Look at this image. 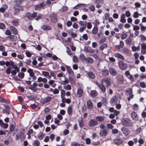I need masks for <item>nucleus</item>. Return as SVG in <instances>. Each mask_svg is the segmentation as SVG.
<instances>
[{"mask_svg":"<svg viewBox=\"0 0 146 146\" xmlns=\"http://www.w3.org/2000/svg\"><path fill=\"white\" fill-rule=\"evenodd\" d=\"M25 130L24 129H21L19 131V134H17L16 135V139L18 140L19 139H20L21 141L23 140L25 138L24 133Z\"/></svg>","mask_w":146,"mask_h":146,"instance_id":"nucleus-1","label":"nucleus"},{"mask_svg":"<svg viewBox=\"0 0 146 146\" xmlns=\"http://www.w3.org/2000/svg\"><path fill=\"white\" fill-rule=\"evenodd\" d=\"M117 81L120 84H122L124 82V79L123 75L121 74H118L116 77Z\"/></svg>","mask_w":146,"mask_h":146,"instance_id":"nucleus-2","label":"nucleus"},{"mask_svg":"<svg viewBox=\"0 0 146 146\" xmlns=\"http://www.w3.org/2000/svg\"><path fill=\"white\" fill-rule=\"evenodd\" d=\"M102 83L104 84L106 86L108 87L111 84L110 79L108 77H105L102 79Z\"/></svg>","mask_w":146,"mask_h":146,"instance_id":"nucleus-3","label":"nucleus"},{"mask_svg":"<svg viewBox=\"0 0 146 146\" xmlns=\"http://www.w3.org/2000/svg\"><path fill=\"white\" fill-rule=\"evenodd\" d=\"M98 124V122L95 119H92L90 120L88 122V125L90 127H94Z\"/></svg>","mask_w":146,"mask_h":146,"instance_id":"nucleus-4","label":"nucleus"},{"mask_svg":"<svg viewBox=\"0 0 146 146\" xmlns=\"http://www.w3.org/2000/svg\"><path fill=\"white\" fill-rule=\"evenodd\" d=\"M119 68L122 70H124L127 69V66L126 64L124 63L123 61H120L118 63Z\"/></svg>","mask_w":146,"mask_h":146,"instance_id":"nucleus-5","label":"nucleus"},{"mask_svg":"<svg viewBox=\"0 0 146 146\" xmlns=\"http://www.w3.org/2000/svg\"><path fill=\"white\" fill-rule=\"evenodd\" d=\"M36 16L37 14L36 13H34L32 14L29 13H28L26 14V17L29 20L33 19Z\"/></svg>","mask_w":146,"mask_h":146,"instance_id":"nucleus-6","label":"nucleus"},{"mask_svg":"<svg viewBox=\"0 0 146 146\" xmlns=\"http://www.w3.org/2000/svg\"><path fill=\"white\" fill-rule=\"evenodd\" d=\"M84 50L85 52L91 53H94L95 52V50L92 48L88 46L85 47L84 48Z\"/></svg>","mask_w":146,"mask_h":146,"instance_id":"nucleus-7","label":"nucleus"},{"mask_svg":"<svg viewBox=\"0 0 146 146\" xmlns=\"http://www.w3.org/2000/svg\"><path fill=\"white\" fill-rule=\"evenodd\" d=\"M51 99V97L48 96L41 99L40 100V102L41 103L44 104L50 101Z\"/></svg>","mask_w":146,"mask_h":146,"instance_id":"nucleus-8","label":"nucleus"},{"mask_svg":"<svg viewBox=\"0 0 146 146\" xmlns=\"http://www.w3.org/2000/svg\"><path fill=\"white\" fill-rule=\"evenodd\" d=\"M108 131L106 129L101 130L100 132V135L102 136H106L108 134Z\"/></svg>","mask_w":146,"mask_h":146,"instance_id":"nucleus-9","label":"nucleus"},{"mask_svg":"<svg viewBox=\"0 0 146 146\" xmlns=\"http://www.w3.org/2000/svg\"><path fill=\"white\" fill-rule=\"evenodd\" d=\"M50 19L51 21L53 23H56L57 21L56 16L55 14H52L50 16Z\"/></svg>","mask_w":146,"mask_h":146,"instance_id":"nucleus-10","label":"nucleus"},{"mask_svg":"<svg viewBox=\"0 0 146 146\" xmlns=\"http://www.w3.org/2000/svg\"><path fill=\"white\" fill-rule=\"evenodd\" d=\"M117 97L116 96H114L111 98L110 102L112 105L114 106L117 103Z\"/></svg>","mask_w":146,"mask_h":146,"instance_id":"nucleus-11","label":"nucleus"},{"mask_svg":"<svg viewBox=\"0 0 146 146\" xmlns=\"http://www.w3.org/2000/svg\"><path fill=\"white\" fill-rule=\"evenodd\" d=\"M105 18L106 20H108V21L110 23H113L114 20L112 17H110V15L109 13H106L105 14Z\"/></svg>","mask_w":146,"mask_h":146,"instance_id":"nucleus-12","label":"nucleus"},{"mask_svg":"<svg viewBox=\"0 0 146 146\" xmlns=\"http://www.w3.org/2000/svg\"><path fill=\"white\" fill-rule=\"evenodd\" d=\"M96 119L98 122H102L105 120V117L104 116L98 115L96 117Z\"/></svg>","mask_w":146,"mask_h":146,"instance_id":"nucleus-13","label":"nucleus"},{"mask_svg":"<svg viewBox=\"0 0 146 146\" xmlns=\"http://www.w3.org/2000/svg\"><path fill=\"white\" fill-rule=\"evenodd\" d=\"M121 130L125 136H127L129 133L130 131L124 127H122Z\"/></svg>","mask_w":146,"mask_h":146,"instance_id":"nucleus-14","label":"nucleus"},{"mask_svg":"<svg viewBox=\"0 0 146 146\" xmlns=\"http://www.w3.org/2000/svg\"><path fill=\"white\" fill-rule=\"evenodd\" d=\"M110 74L112 76H115L117 74L116 71L113 68H111L109 70Z\"/></svg>","mask_w":146,"mask_h":146,"instance_id":"nucleus-15","label":"nucleus"},{"mask_svg":"<svg viewBox=\"0 0 146 146\" xmlns=\"http://www.w3.org/2000/svg\"><path fill=\"white\" fill-rule=\"evenodd\" d=\"M87 108L88 109H92L93 108V105L92 102L90 100H88L87 102Z\"/></svg>","mask_w":146,"mask_h":146,"instance_id":"nucleus-16","label":"nucleus"},{"mask_svg":"<svg viewBox=\"0 0 146 146\" xmlns=\"http://www.w3.org/2000/svg\"><path fill=\"white\" fill-rule=\"evenodd\" d=\"M141 53L144 54L146 53V44L144 43L141 44Z\"/></svg>","mask_w":146,"mask_h":146,"instance_id":"nucleus-17","label":"nucleus"},{"mask_svg":"<svg viewBox=\"0 0 146 146\" xmlns=\"http://www.w3.org/2000/svg\"><path fill=\"white\" fill-rule=\"evenodd\" d=\"M131 117L132 119L135 121L137 120L138 119V117L137 114L134 111L131 112Z\"/></svg>","mask_w":146,"mask_h":146,"instance_id":"nucleus-18","label":"nucleus"},{"mask_svg":"<svg viewBox=\"0 0 146 146\" xmlns=\"http://www.w3.org/2000/svg\"><path fill=\"white\" fill-rule=\"evenodd\" d=\"M84 60L89 64L93 63L94 62L93 59L91 57H87L86 58H84Z\"/></svg>","mask_w":146,"mask_h":146,"instance_id":"nucleus-19","label":"nucleus"},{"mask_svg":"<svg viewBox=\"0 0 146 146\" xmlns=\"http://www.w3.org/2000/svg\"><path fill=\"white\" fill-rule=\"evenodd\" d=\"M41 28L42 29L46 31L50 30L51 29V27L48 25H43L41 27Z\"/></svg>","mask_w":146,"mask_h":146,"instance_id":"nucleus-20","label":"nucleus"},{"mask_svg":"<svg viewBox=\"0 0 146 146\" xmlns=\"http://www.w3.org/2000/svg\"><path fill=\"white\" fill-rule=\"evenodd\" d=\"M83 94V91L80 88L78 89L77 92V95L79 98L81 97Z\"/></svg>","mask_w":146,"mask_h":146,"instance_id":"nucleus-21","label":"nucleus"},{"mask_svg":"<svg viewBox=\"0 0 146 146\" xmlns=\"http://www.w3.org/2000/svg\"><path fill=\"white\" fill-rule=\"evenodd\" d=\"M10 30L14 35L17 34V29L13 26H11L10 27Z\"/></svg>","mask_w":146,"mask_h":146,"instance_id":"nucleus-22","label":"nucleus"},{"mask_svg":"<svg viewBox=\"0 0 146 146\" xmlns=\"http://www.w3.org/2000/svg\"><path fill=\"white\" fill-rule=\"evenodd\" d=\"M96 84L98 85L99 87H100V89L103 92H104L106 91V88L104 86L103 84H98L97 82H96Z\"/></svg>","mask_w":146,"mask_h":146,"instance_id":"nucleus-23","label":"nucleus"},{"mask_svg":"<svg viewBox=\"0 0 146 146\" xmlns=\"http://www.w3.org/2000/svg\"><path fill=\"white\" fill-rule=\"evenodd\" d=\"M23 8L21 7L17 6H16L14 10L15 13H18L20 11H23Z\"/></svg>","mask_w":146,"mask_h":146,"instance_id":"nucleus-24","label":"nucleus"},{"mask_svg":"<svg viewBox=\"0 0 146 146\" xmlns=\"http://www.w3.org/2000/svg\"><path fill=\"white\" fill-rule=\"evenodd\" d=\"M78 122L79 123V126L81 127H83L84 125L83 120L82 117L79 118L78 119Z\"/></svg>","mask_w":146,"mask_h":146,"instance_id":"nucleus-25","label":"nucleus"},{"mask_svg":"<svg viewBox=\"0 0 146 146\" xmlns=\"http://www.w3.org/2000/svg\"><path fill=\"white\" fill-rule=\"evenodd\" d=\"M47 79L45 78H42L41 77H39L37 79V82H43L44 83H46L47 82Z\"/></svg>","mask_w":146,"mask_h":146,"instance_id":"nucleus-26","label":"nucleus"},{"mask_svg":"<svg viewBox=\"0 0 146 146\" xmlns=\"http://www.w3.org/2000/svg\"><path fill=\"white\" fill-rule=\"evenodd\" d=\"M66 67L67 71L69 74L71 76H74V73L71 68L70 67L68 66H67Z\"/></svg>","mask_w":146,"mask_h":146,"instance_id":"nucleus-27","label":"nucleus"},{"mask_svg":"<svg viewBox=\"0 0 146 146\" xmlns=\"http://www.w3.org/2000/svg\"><path fill=\"white\" fill-rule=\"evenodd\" d=\"M114 144L117 145H119L123 143V141L119 139H116L113 141Z\"/></svg>","mask_w":146,"mask_h":146,"instance_id":"nucleus-28","label":"nucleus"},{"mask_svg":"<svg viewBox=\"0 0 146 146\" xmlns=\"http://www.w3.org/2000/svg\"><path fill=\"white\" fill-rule=\"evenodd\" d=\"M120 17V21L123 23H125L126 22V19H125V15L124 14H122Z\"/></svg>","mask_w":146,"mask_h":146,"instance_id":"nucleus-29","label":"nucleus"},{"mask_svg":"<svg viewBox=\"0 0 146 146\" xmlns=\"http://www.w3.org/2000/svg\"><path fill=\"white\" fill-rule=\"evenodd\" d=\"M87 74L88 76L92 79H94L95 78V74L92 72H88Z\"/></svg>","mask_w":146,"mask_h":146,"instance_id":"nucleus-30","label":"nucleus"},{"mask_svg":"<svg viewBox=\"0 0 146 146\" xmlns=\"http://www.w3.org/2000/svg\"><path fill=\"white\" fill-rule=\"evenodd\" d=\"M98 95L97 92L96 90H92L90 92V95L93 98H95Z\"/></svg>","mask_w":146,"mask_h":146,"instance_id":"nucleus-31","label":"nucleus"},{"mask_svg":"<svg viewBox=\"0 0 146 146\" xmlns=\"http://www.w3.org/2000/svg\"><path fill=\"white\" fill-rule=\"evenodd\" d=\"M115 56L118 58H119L120 60H123L124 59V57L120 54L118 53H115Z\"/></svg>","mask_w":146,"mask_h":146,"instance_id":"nucleus-32","label":"nucleus"},{"mask_svg":"<svg viewBox=\"0 0 146 146\" xmlns=\"http://www.w3.org/2000/svg\"><path fill=\"white\" fill-rule=\"evenodd\" d=\"M67 113L68 115H71L72 114V108L71 106H69L67 109Z\"/></svg>","mask_w":146,"mask_h":146,"instance_id":"nucleus-33","label":"nucleus"},{"mask_svg":"<svg viewBox=\"0 0 146 146\" xmlns=\"http://www.w3.org/2000/svg\"><path fill=\"white\" fill-rule=\"evenodd\" d=\"M45 6V4L44 2H42L40 4L36 6L35 7V9L36 10H38L40 8L44 7Z\"/></svg>","mask_w":146,"mask_h":146,"instance_id":"nucleus-34","label":"nucleus"},{"mask_svg":"<svg viewBox=\"0 0 146 146\" xmlns=\"http://www.w3.org/2000/svg\"><path fill=\"white\" fill-rule=\"evenodd\" d=\"M62 102H66L68 104H69L71 101L70 99H66L64 97L62 98Z\"/></svg>","mask_w":146,"mask_h":146,"instance_id":"nucleus-35","label":"nucleus"},{"mask_svg":"<svg viewBox=\"0 0 146 146\" xmlns=\"http://www.w3.org/2000/svg\"><path fill=\"white\" fill-rule=\"evenodd\" d=\"M44 136V134L41 132H40L38 135V137L40 140H42Z\"/></svg>","mask_w":146,"mask_h":146,"instance_id":"nucleus-36","label":"nucleus"},{"mask_svg":"<svg viewBox=\"0 0 146 146\" xmlns=\"http://www.w3.org/2000/svg\"><path fill=\"white\" fill-rule=\"evenodd\" d=\"M132 40V39L131 38L128 37L125 40V43L129 45L131 43Z\"/></svg>","mask_w":146,"mask_h":146,"instance_id":"nucleus-37","label":"nucleus"},{"mask_svg":"<svg viewBox=\"0 0 146 146\" xmlns=\"http://www.w3.org/2000/svg\"><path fill=\"white\" fill-rule=\"evenodd\" d=\"M132 50L133 52H135L136 51H139L140 50V46H138L137 47L133 46L131 47Z\"/></svg>","mask_w":146,"mask_h":146,"instance_id":"nucleus-38","label":"nucleus"},{"mask_svg":"<svg viewBox=\"0 0 146 146\" xmlns=\"http://www.w3.org/2000/svg\"><path fill=\"white\" fill-rule=\"evenodd\" d=\"M7 38H9L11 41L13 42L16 41L17 39V37L16 36L13 35L8 36Z\"/></svg>","mask_w":146,"mask_h":146,"instance_id":"nucleus-39","label":"nucleus"},{"mask_svg":"<svg viewBox=\"0 0 146 146\" xmlns=\"http://www.w3.org/2000/svg\"><path fill=\"white\" fill-rule=\"evenodd\" d=\"M79 24L81 27H86L87 23L86 21H80L79 23Z\"/></svg>","mask_w":146,"mask_h":146,"instance_id":"nucleus-40","label":"nucleus"},{"mask_svg":"<svg viewBox=\"0 0 146 146\" xmlns=\"http://www.w3.org/2000/svg\"><path fill=\"white\" fill-rule=\"evenodd\" d=\"M102 74L104 76L108 75L109 74V71L106 69L102 71Z\"/></svg>","mask_w":146,"mask_h":146,"instance_id":"nucleus-41","label":"nucleus"},{"mask_svg":"<svg viewBox=\"0 0 146 146\" xmlns=\"http://www.w3.org/2000/svg\"><path fill=\"white\" fill-rule=\"evenodd\" d=\"M42 73L45 76H47L49 78H51V76L49 75V73L47 72L43 71Z\"/></svg>","mask_w":146,"mask_h":146,"instance_id":"nucleus-42","label":"nucleus"},{"mask_svg":"<svg viewBox=\"0 0 146 146\" xmlns=\"http://www.w3.org/2000/svg\"><path fill=\"white\" fill-rule=\"evenodd\" d=\"M34 146H39L40 143L38 140H35L33 143Z\"/></svg>","mask_w":146,"mask_h":146,"instance_id":"nucleus-43","label":"nucleus"},{"mask_svg":"<svg viewBox=\"0 0 146 146\" xmlns=\"http://www.w3.org/2000/svg\"><path fill=\"white\" fill-rule=\"evenodd\" d=\"M130 121L129 120L127 119H126L123 122L124 125L126 126H128L129 125Z\"/></svg>","mask_w":146,"mask_h":146,"instance_id":"nucleus-44","label":"nucleus"},{"mask_svg":"<svg viewBox=\"0 0 146 146\" xmlns=\"http://www.w3.org/2000/svg\"><path fill=\"white\" fill-rule=\"evenodd\" d=\"M98 29L97 27H94L92 30V33L94 34H96L98 31Z\"/></svg>","mask_w":146,"mask_h":146,"instance_id":"nucleus-45","label":"nucleus"},{"mask_svg":"<svg viewBox=\"0 0 146 146\" xmlns=\"http://www.w3.org/2000/svg\"><path fill=\"white\" fill-rule=\"evenodd\" d=\"M27 71L29 74L30 76L35 74L33 72V70L31 68L29 69Z\"/></svg>","mask_w":146,"mask_h":146,"instance_id":"nucleus-46","label":"nucleus"},{"mask_svg":"<svg viewBox=\"0 0 146 146\" xmlns=\"http://www.w3.org/2000/svg\"><path fill=\"white\" fill-rule=\"evenodd\" d=\"M100 23L98 20L96 19L94 22V24L95 25V27H97L98 25H100Z\"/></svg>","mask_w":146,"mask_h":146,"instance_id":"nucleus-47","label":"nucleus"},{"mask_svg":"<svg viewBox=\"0 0 146 146\" xmlns=\"http://www.w3.org/2000/svg\"><path fill=\"white\" fill-rule=\"evenodd\" d=\"M107 47V44H104L100 47V49L101 50H103L104 49Z\"/></svg>","mask_w":146,"mask_h":146,"instance_id":"nucleus-48","label":"nucleus"},{"mask_svg":"<svg viewBox=\"0 0 146 146\" xmlns=\"http://www.w3.org/2000/svg\"><path fill=\"white\" fill-rule=\"evenodd\" d=\"M137 128L135 131V133L136 134H138L140 132L141 130V127H138V125H137Z\"/></svg>","mask_w":146,"mask_h":146,"instance_id":"nucleus-49","label":"nucleus"},{"mask_svg":"<svg viewBox=\"0 0 146 146\" xmlns=\"http://www.w3.org/2000/svg\"><path fill=\"white\" fill-rule=\"evenodd\" d=\"M0 125L2 127H3L5 128H7L8 126V124L5 123L3 122L1 123Z\"/></svg>","mask_w":146,"mask_h":146,"instance_id":"nucleus-50","label":"nucleus"},{"mask_svg":"<svg viewBox=\"0 0 146 146\" xmlns=\"http://www.w3.org/2000/svg\"><path fill=\"white\" fill-rule=\"evenodd\" d=\"M127 36V35L126 33H123L121 35V37L122 39H125Z\"/></svg>","mask_w":146,"mask_h":146,"instance_id":"nucleus-51","label":"nucleus"},{"mask_svg":"<svg viewBox=\"0 0 146 146\" xmlns=\"http://www.w3.org/2000/svg\"><path fill=\"white\" fill-rule=\"evenodd\" d=\"M128 79H129L131 81H134L135 79L133 77L132 75L130 74L127 77Z\"/></svg>","mask_w":146,"mask_h":146,"instance_id":"nucleus-52","label":"nucleus"},{"mask_svg":"<svg viewBox=\"0 0 146 146\" xmlns=\"http://www.w3.org/2000/svg\"><path fill=\"white\" fill-rule=\"evenodd\" d=\"M24 74L22 72H20L18 74V76L21 78H23L24 77Z\"/></svg>","mask_w":146,"mask_h":146,"instance_id":"nucleus-53","label":"nucleus"},{"mask_svg":"<svg viewBox=\"0 0 146 146\" xmlns=\"http://www.w3.org/2000/svg\"><path fill=\"white\" fill-rule=\"evenodd\" d=\"M5 8L2 7L0 8V11L1 12H4L5 11L6 9L7 8V6L6 5H5Z\"/></svg>","mask_w":146,"mask_h":146,"instance_id":"nucleus-54","label":"nucleus"},{"mask_svg":"<svg viewBox=\"0 0 146 146\" xmlns=\"http://www.w3.org/2000/svg\"><path fill=\"white\" fill-rule=\"evenodd\" d=\"M12 67L15 70H16L17 72H19V69L16 65L14 64L12 66Z\"/></svg>","mask_w":146,"mask_h":146,"instance_id":"nucleus-55","label":"nucleus"},{"mask_svg":"<svg viewBox=\"0 0 146 146\" xmlns=\"http://www.w3.org/2000/svg\"><path fill=\"white\" fill-rule=\"evenodd\" d=\"M71 145L72 146H80V144L75 141L72 142L71 144Z\"/></svg>","mask_w":146,"mask_h":146,"instance_id":"nucleus-56","label":"nucleus"},{"mask_svg":"<svg viewBox=\"0 0 146 146\" xmlns=\"http://www.w3.org/2000/svg\"><path fill=\"white\" fill-rule=\"evenodd\" d=\"M73 61L75 63H77L78 62V59L76 56H73Z\"/></svg>","mask_w":146,"mask_h":146,"instance_id":"nucleus-57","label":"nucleus"},{"mask_svg":"<svg viewBox=\"0 0 146 146\" xmlns=\"http://www.w3.org/2000/svg\"><path fill=\"white\" fill-rule=\"evenodd\" d=\"M77 6L79 7H86L87 5L86 4H78L77 5Z\"/></svg>","mask_w":146,"mask_h":146,"instance_id":"nucleus-58","label":"nucleus"},{"mask_svg":"<svg viewBox=\"0 0 146 146\" xmlns=\"http://www.w3.org/2000/svg\"><path fill=\"white\" fill-rule=\"evenodd\" d=\"M23 1V0H16V4L17 5H20L21 4Z\"/></svg>","mask_w":146,"mask_h":146,"instance_id":"nucleus-59","label":"nucleus"},{"mask_svg":"<svg viewBox=\"0 0 146 146\" xmlns=\"http://www.w3.org/2000/svg\"><path fill=\"white\" fill-rule=\"evenodd\" d=\"M133 17L134 18H137L139 17V13L137 12H135L133 15Z\"/></svg>","mask_w":146,"mask_h":146,"instance_id":"nucleus-60","label":"nucleus"},{"mask_svg":"<svg viewBox=\"0 0 146 146\" xmlns=\"http://www.w3.org/2000/svg\"><path fill=\"white\" fill-rule=\"evenodd\" d=\"M12 24L15 26H17L18 25L19 23L17 21L14 20L12 21Z\"/></svg>","mask_w":146,"mask_h":146,"instance_id":"nucleus-61","label":"nucleus"},{"mask_svg":"<svg viewBox=\"0 0 146 146\" xmlns=\"http://www.w3.org/2000/svg\"><path fill=\"white\" fill-rule=\"evenodd\" d=\"M89 9L92 11H94L95 10V7L94 5H92L89 7Z\"/></svg>","mask_w":146,"mask_h":146,"instance_id":"nucleus-62","label":"nucleus"},{"mask_svg":"<svg viewBox=\"0 0 146 146\" xmlns=\"http://www.w3.org/2000/svg\"><path fill=\"white\" fill-rule=\"evenodd\" d=\"M15 128V126L13 124H11L10 127V131H13Z\"/></svg>","mask_w":146,"mask_h":146,"instance_id":"nucleus-63","label":"nucleus"},{"mask_svg":"<svg viewBox=\"0 0 146 146\" xmlns=\"http://www.w3.org/2000/svg\"><path fill=\"white\" fill-rule=\"evenodd\" d=\"M64 88L67 90H70L71 89V86L68 84V85L67 86L64 87Z\"/></svg>","mask_w":146,"mask_h":146,"instance_id":"nucleus-64","label":"nucleus"}]
</instances>
